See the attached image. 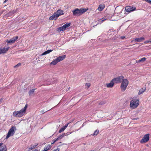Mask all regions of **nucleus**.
<instances>
[{"mask_svg": "<svg viewBox=\"0 0 151 151\" xmlns=\"http://www.w3.org/2000/svg\"><path fill=\"white\" fill-rule=\"evenodd\" d=\"M27 107V104H26L24 108L20 111H14L13 113V116L16 117H21L26 112Z\"/></svg>", "mask_w": 151, "mask_h": 151, "instance_id": "1", "label": "nucleus"}, {"mask_svg": "<svg viewBox=\"0 0 151 151\" xmlns=\"http://www.w3.org/2000/svg\"><path fill=\"white\" fill-rule=\"evenodd\" d=\"M88 9L82 8L80 9L76 8L73 11V14L74 16H80L86 12Z\"/></svg>", "mask_w": 151, "mask_h": 151, "instance_id": "2", "label": "nucleus"}, {"mask_svg": "<svg viewBox=\"0 0 151 151\" xmlns=\"http://www.w3.org/2000/svg\"><path fill=\"white\" fill-rule=\"evenodd\" d=\"M139 103V101L138 99L133 98L130 102V107L132 109H135L138 106Z\"/></svg>", "mask_w": 151, "mask_h": 151, "instance_id": "3", "label": "nucleus"}, {"mask_svg": "<svg viewBox=\"0 0 151 151\" xmlns=\"http://www.w3.org/2000/svg\"><path fill=\"white\" fill-rule=\"evenodd\" d=\"M63 14V10L58 9L56 12L55 13L53 14L49 17V19L50 20H55L60 16Z\"/></svg>", "mask_w": 151, "mask_h": 151, "instance_id": "4", "label": "nucleus"}, {"mask_svg": "<svg viewBox=\"0 0 151 151\" xmlns=\"http://www.w3.org/2000/svg\"><path fill=\"white\" fill-rule=\"evenodd\" d=\"M129 84V81L127 79H124L122 81L120 87L121 91H124L126 89Z\"/></svg>", "mask_w": 151, "mask_h": 151, "instance_id": "5", "label": "nucleus"}, {"mask_svg": "<svg viewBox=\"0 0 151 151\" xmlns=\"http://www.w3.org/2000/svg\"><path fill=\"white\" fill-rule=\"evenodd\" d=\"M16 130V127L12 126L11 128L9 129L7 135L6 136V139H7L10 137L13 136L15 133Z\"/></svg>", "mask_w": 151, "mask_h": 151, "instance_id": "6", "label": "nucleus"}, {"mask_svg": "<svg viewBox=\"0 0 151 151\" xmlns=\"http://www.w3.org/2000/svg\"><path fill=\"white\" fill-rule=\"evenodd\" d=\"M70 24H71L70 22H69L68 23H67L64 25L63 26L58 28L56 29L57 31L59 32H60L61 31H64L66 28H68L70 26Z\"/></svg>", "mask_w": 151, "mask_h": 151, "instance_id": "7", "label": "nucleus"}, {"mask_svg": "<svg viewBox=\"0 0 151 151\" xmlns=\"http://www.w3.org/2000/svg\"><path fill=\"white\" fill-rule=\"evenodd\" d=\"M149 134H147L145 135L142 139L140 140V143L143 144L147 142L149 140Z\"/></svg>", "mask_w": 151, "mask_h": 151, "instance_id": "8", "label": "nucleus"}, {"mask_svg": "<svg viewBox=\"0 0 151 151\" xmlns=\"http://www.w3.org/2000/svg\"><path fill=\"white\" fill-rule=\"evenodd\" d=\"M124 77L123 76H118L116 78H113L112 80L114 83H120L124 79Z\"/></svg>", "mask_w": 151, "mask_h": 151, "instance_id": "9", "label": "nucleus"}, {"mask_svg": "<svg viewBox=\"0 0 151 151\" xmlns=\"http://www.w3.org/2000/svg\"><path fill=\"white\" fill-rule=\"evenodd\" d=\"M136 8L135 7H131V6H126L125 7V10L127 12H130L135 10Z\"/></svg>", "mask_w": 151, "mask_h": 151, "instance_id": "10", "label": "nucleus"}, {"mask_svg": "<svg viewBox=\"0 0 151 151\" xmlns=\"http://www.w3.org/2000/svg\"><path fill=\"white\" fill-rule=\"evenodd\" d=\"M7 148L6 145H3V143H0V151H7Z\"/></svg>", "mask_w": 151, "mask_h": 151, "instance_id": "11", "label": "nucleus"}, {"mask_svg": "<svg viewBox=\"0 0 151 151\" xmlns=\"http://www.w3.org/2000/svg\"><path fill=\"white\" fill-rule=\"evenodd\" d=\"M18 38V37L17 36L14 37L9 40H7V43H14L17 40Z\"/></svg>", "mask_w": 151, "mask_h": 151, "instance_id": "12", "label": "nucleus"}, {"mask_svg": "<svg viewBox=\"0 0 151 151\" xmlns=\"http://www.w3.org/2000/svg\"><path fill=\"white\" fill-rule=\"evenodd\" d=\"M9 48V47H6L2 49L0 48V54L6 53Z\"/></svg>", "mask_w": 151, "mask_h": 151, "instance_id": "13", "label": "nucleus"}, {"mask_svg": "<svg viewBox=\"0 0 151 151\" xmlns=\"http://www.w3.org/2000/svg\"><path fill=\"white\" fill-rule=\"evenodd\" d=\"M114 82L113 80H112L110 82V83H106V87L107 88H112L114 86Z\"/></svg>", "mask_w": 151, "mask_h": 151, "instance_id": "14", "label": "nucleus"}, {"mask_svg": "<svg viewBox=\"0 0 151 151\" xmlns=\"http://www.w3.org/2000/svg\"><path fill=\"white\" fill-rule=\"evenodd\" d=\"M52 147V146L50 145H47L45 146L43 150L42 151H47L50 150Z\"/></svg>", "mask_w": 151, "mask_h": 151, "instance_id": "15", "label": "nucleus"}, {"mask_svg": "<svg viewBox=\"0 0 151 151\" xmlns=\"http://www.w3.org/2000/svg\"><path fill=\"white\" fill-rule=\"evenodd\" d=\"M65 55H62L58 57L56 59L58 62H60L63 60L65 58Z\"/></svg>", "mask_w": 151, "mask_h": 151, "instance_id": "16", "label": "nucleus"}, {"mask_svg": "<svg viewBox=\"0 0 151 151\" xmlns=\"http://www.w3.org/2000/svg\"><path fill=\"white\" fill-rule=\"evenodd\" d=\"M69 123L67 124H66L63 127H62L59 130V132L60 133L63 131L67 127L68 124Z\"/></svg>", "mask_w": 151, "mask_h": 151, "instance_id": "17", "label": "nucleus"}, {"mask_svg": "<svg viewBox=\"0 0 151 151\" xmlns=\"http://www.w3.org/2000/svg\"><path fill=\"white\" fill-rule=\"evenodd\" d=\"M145 39V38L143 37H141L140 38H136L134 40L136 42H140L142 41H143Z\"/></svg>", "mask_w": 151, "mask_h": 151, "instance_id": "18", "label": "nucleus"}, {"mask_svg": "<svg viewBox=\"0 0 151 151\" xmlns=\"http://www.w3.org/2000/svg\"><path fill=\"white\" fill-rule=\"evenodd\" d=\"M146 87L145 86L144 88H142L140 89L139 90V92L138 93V94L139 95H140V94H142L145 91V90H146Z\"/></svg>", "mask_w": 151, "mask_h": 151, "instance_id": "19", "label": "nucleus"}, {"mask_svg": "<svg viewBox=\"0 0 151 151\" xmlns=\"http://www.w3.org/2000/svg\"><path fill=\"white\" fill-rule=\"evenodd\" d=\"M105 5L104 4H101L100 5L97 9L99 11H102L105 8Z\"/></svg>", "mask_w": 151, "mask_h": 151, "instance_id": "20", "label": "nucleus"}, {"mask_svg": "<svg viewBox=\"0 0 151 151\" xmlns=\"http://www.w3.org/2000/svg\"><path fill=\"white\" fill-rule=\"evenodd\" d=\"M58 61L56 59H55L54 60H53L50 64V65H56L57 63H58Z\"/></svg>", "mask_w": 151, "mask_h": 151, "instance_id": "21", "label": "nucleus"}, {"mask_svg": "<svg viewBox=\"0 0 151 151\" xmlns=\"http://www.w3.org/2000/svg\"><path fill=\"white\" fill-rule=\"evenodd\" d=\"M99 130L97 129L94 132L93 134H91V135L92 136H96L99 133Z\"/></svg>", "mask_w": 151, "mask_h": 151, "instance_id": "22", "label": "nucleus"}, {"mask_svg": "<svg viewBox=\"0 0 151 151\" xmlns=\"http://www.w3.org/2000/svg\"><path fill=\"white\" fill-rule=\"evenodd\" d=\"M65 133H63L62 135L58 136L57 138L58 139V140H59V139H63L64 137L65 136Z\"/></svg>", "mask_w": 151, "mask_h": 151, "instance_id": "23", "label": "nucleus"}, {"mask_svg": "<svg viewBox=\"0 0 151 151\" xmlns=\"http://www.w3.org/2000/svg\"><path fill=\"white\" fill-rule=\"evenodd\" d=\"M18 19L19 20L21 21H22L26 19V18L24 17V16H20Z\"/></svg>", "mask_w": 151, "mask_h": 151, "instance_id": "24", "label": "nucleus"}, {"mask_svg": "<svg viewBox=\"0 0 151 151\" xmlns=\"http://www.w3.org/2000/svg\"><path fill=\"white\" fill-rule=\"evenodd\" d=\"M36 89L35 88V89H32L30 90L29 92V96H31V95L33 94L34 93V90Z\"/></svg>", "mask_w": 151, "mask_h": 151, "instance_id": "25", "label": "nucleus"}, {"mask_svg": "<svg viewBox=\"0 0 151 151\" xmlns=\"http://www.w3.org/2000/svg\"><path fill=\"white\" fill-rule=\"evenodd\" d=\"M91 84L90 83H86L85 84L86 88L88 89L90 86Z\"/></svg>", "mask_w": 151, "mask_h": 151, "instance_id": "26", "label": "nucleus"}, {"mask_svg": "<svg viewBox=\"0 0 151 151\" xmlns=\"http://www.w3.org/2000/svg\"><path fill=\"white\" fill-rule=\"evenodd\" d=\"M38 145V144H36V145H33L31 146V147L29 148V149L30 150H32L35 147H36Z\"/></svg>", "mask_w": 151, "mask_h": 151, "instance_id": "27", "label": "nucleus"}, {"mask_svg": "<svg viewBox=\"0 0 151 151\" xmlns=\"http://www.w3.org/2000/svg\"><path fill=\"white\" fill-rule=\"evenodd\" d=\"M49 53H50V52H49V50H48L47 51H45V52H43L42 54V55H45L46 54H48Z\"/></svg>", "mask_w": 151, "mask_h": 151, "instance_id": "28", "label": "nucleus"}, {"mask_svg": "<svg viewBox=\"0 0 151 151\" xmlns=\"http://www.w3.org/2000/svg\"><path fill=\"white\" fill-rule=\"evenodd\" d=\"M146 59L145 57L143 58L140 59L141 62H144L145 61Z\"/></svg>", "mask_w": 151, "mask_h": 151, "instance_id": "29", "label": "nucleus"}, {"mask_svg": "<svg viewBox=\"0 0 151 151\" xmlns=\"http://www.w3.org/2000/svg\"><path fill=\"white\" fill-rule=\"evenodd\" d=\"M58 140V139L57 138L56 139H54L52 140L53 142L51 143V144L52 145L55 142Z\"/></svg>", "mask_w": 151, "mask_h": 151, "instance_id": "30", "label": "nucleus"}, {"mask_svg": "<svg viewBox=\"0 0 151 151\" xmlns=\"http://www.w3.org/2000/svg\"><path fill=\"white\" fill-rule=\"evenodd\" d=\"M21 65V64L20 63H18L16 65L14 66V67L15 68L17 67H19Z\"/></svg>", "mask_w": 151, "mask_h": 151, "instance_id": "31", "label": "nucleus"}, {"mask_svg": "<svg viewBox=\"0 0 151 151\" xmlns=\"http://www.w3.org/2000/svg\"><path fill=\"white\" fill-rule=\"evenodd\" d=\"M150 42H151V40H148L145 42L144 43H149Z\"/></svg>", "mask_w": 151, "mask_h": 151, "instance_id": "32", "label": "nucleus"}, {"mask_svg": "<svg viewBox=\"0 0 151 151\" xmlns=\"http://www.w3.org/2000/svg\"><path fill=\"white\" fill-rule=\"evenodd\" d=\"M107 19L106 17H104L102 18V20H101V22H103L105 20Z\"/></svg>", "mask_w": 151, "mask_h": 151, "instance_id": "33", "label": "nucleus"}, {"mask_svg": "<svg viewBox=\"0 0 151 151\" xmlns=\"http://www.w3.org/2000/svg\"><path fill=\"white\" fill-rule=\"evenodd\" d=\"M145 1L151 4V1L150 0H145Z\"/></svg>", "mask_w": 151, "mask_h": 151, "instance_id": "34", "label": "nucleus"}, {"mask_svg": "<svg viewBox=\"0 0 151 151\" xmlns=\"http://www.w3.org/2000/svg\"><path fill=\"white\" fill-rule=\"evenodd\" d=\"M136 61L137 63H139L141 62L140 60H136Z\"/></svg>", "mask_w": 151, "mask_h": 151, "instance_id": "35", "label": "nucleus"}, {"mask_svg": "<svg viewBox=\"0 0 151 151\" xmlns=\"http://www.w3.org/2000/svg\"><path fill=\"white\" fill-rule=\"evenodd\" d=\"M52 151H59V149L58 148H57L56 149Z\"/></svg>", "mask_w": 151, "mask_h": 151, "instance_id": "36", "label": "nucleus"}, {"mask_svg": "<svg viewBox=\"0 0 151 151\" xmlns=\"http://www.w3.org/2000/svg\"><path fill=\"white\" fill-rule=\"evenodd\" d=\"M3 99V98H1L0 99V104L1 103V101H2Z\"/></svg>", "mask_w": 151, "mask_h": 151, "instance_id": "37", "label": "nucleus"}, {"mask_svg": "<svg viewBox=\"0 0 151 151\" xmlns=\"http://www.w3.org/2000/svg\"><path fill=\"white\" fill-rule=\"evenodd\" d=\"M121 38L122 39H124L125 38V36H122L121 37Z\"/></svg>", "mask_w": 151, "mask_h": 151, "instance_id": "38", "label": "nucleus"}, {"mask_svg": "<svg viewBox=\"0 0 151 151\" xmlns=\"http://www.w3.org/2000/svg\"><path fill=\"white\" fill-rule=\"evenodd\" d=\"M138 119H139V118H133L132 119L133 120H137Z\"/></svg>", "mask_w": 151, "mask_h": 151, "instance_id": "39", "label": "nucleus"}, {"mask_svg": "<svg viewBox=\"0 0 151 151\" xmlns=\"http://www.w3.org/2000/svg\"><path fill=\"white\" fill-rule=\"evenodd\" d=\"M45 113V112H44V111H41V113L43 114V113Z\"/></svg>", "mask_w": 151, "mask_h": 151, "instance_id": "40", "label": "nucleus"}, {"mask_svg": "<svg viewBox=\"0 0 151 151\" xmlns=\"http://www.w3.org/2000/svg\"><path fill=\"white\" fill-rule=\"evenodd\" d=\"M10 13H11L9 12V13H8L7 14H6V15L7 17H8V15H9V14H10Z\"/></svg>", "mask_w": 151, "mask_h": 151, "instance_id": "41", "label": "nucleus"}, {"mask_svg": "<svg viewBox=\"0 0 151 151\" xmlns=\"http://www.w3.org/2000/svg\"><path fill=\"white\" fill-rule=\"evenodd\" d=\"M48 50L50 52H51L52 51V50Z\"/></svg>", "mask_w": 151, "mask_h": 151, "instance_id": "42", "label": "nucleus"}, {"mask_svg": "<svg viewBox=\"0 0 151 151\" xmlns=\"http://www.w3.org/2000/svg\"><path fill=\"white\" fill-rule=\"evenodd\" d=\"M8 0H5L4 2V3L6 2Z\"/></svg>", "mask_w": 151, "mask_h": 151, "instance_id": "43", "label": "nucleus"}, {"mask_svg": "<svg viewBox=\"0 0 151 151\" xmlns=\"http://www.w3.org/2000/svg\"><path fill=\"white\" fill-rule=\"evenodd\" d=\"M94 151V150H92V151Z\"/></svg>", "mask_w": 151, "mask_h": 151, "instance_id": "44", "label": "nucleus"}]
</instances>
